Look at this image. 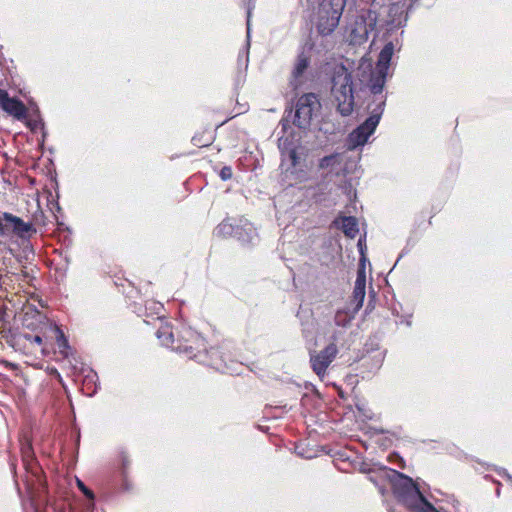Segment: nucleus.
Instances as JSON below:
<instances>
[{"mask_svg": "<svg viewBox=\"0 0 512 512\" xmlns=\"http://www.w3.org/2000/svg\"><path fill=\"white\" fill-rule=\"evenodd\" d=\"M384 108L385 100L383 97H380L379 100L377 99L375 107L371 104L368 105L370 116L349 134L348 140L353 147L362 146L367 142L378 126Z\"/></svg>", "mask_w": 512, "mask_h": 512, "instance_id": "7ed1b4c3", "label": "nucleus"}, {"mask_svg": "<svg viewBox=\"0 0 512 512\" xmlns=\"http://www.w3.org/2000/svg\"><path fill=\"white\" fill-rule=\"evenodd\" d=\"M365 288H366V274L364 264L359 268L357 273V278L355 281L352 301L355 303V309L359 310L364 302L365 298Z\"/></svg>", "mask_w": 512, "mask_h": 512, "instance_id": "9d476101", "label": "nucleus"}, {"mask_svg": "<svg viewBox=\"0 0 512 512\" xmlns=\"http://www.w3.org/2000/svg\"><path fill=\"white\" fill-rule=\"evenodd\" d=\"M10 232L12 237L26 238L35 233L36 229H34V226H0V243H5L3 238Z\"/></svg>", "mask_w": 512, "mask_h": 512, "instance_id": "f8f14e48", "label": "nucleus"}, {"mask_svg": "<svg viewBox=\"0 0 512 512\" xmlns=\"http://www.w3.org/2000/svg\"><path fill=\"white\" fill-rule=\"evenodd\" d=\"M370 25L367 24L366 19L364 17H358L355 20L354 27L351 30V37L354 41L364 42L368 39V34L370 32Z\"/></svg>", "mask_w": 512, "mask_h": 512, "instance_id": "ddd939ff", "label": "nucleus"}, {"mask_svg": "<svg viewBox=\"0 0 512 512\" xmlns=\"http://www.w3.org/2000/svg\"><path fill=\"white\" fill-rule=\"evenodd\" d=\"M337 353L338 349L336 344L330 343L320 352L312 354L310 357V363L313 371L319 377H323L326 373L327 368L335 359Z\"/></svg>", "mask_w": 512, "mask_h": 512, "instance_id": "39448f33", "label": "nucleus"}, {"mask_svg": "<svg viewBox=\"0 0 512 512\" xmlns=\"http://www.w3.org/2000/svg\"><path fill=\"white\" fill-rule=\"evenodd\" d=\"M233 172L230 166H224L220 170L219 176L222 180L226 181L232 178Z\"/></svg>", "mask_w": 512, "mask_h": 512, "instance_id": "f3484780", "label": "nucleus"}, {"mask_svg": "<svg viewBox=\"0 0 512 512\" xmlns=\"http://www.w3.org/2000/svg\"><path fill=\"white\" fill-rule=\"evenodd\" d=\"M3 217L4 219L7 221V222H10V224H15V225H18V224H26L21 218L17 217V216H13L12 214L10 213H4L3 214Z\"/></svg>", "mask_w": 512, "mask_h": 512, "instance_id": "a211bd4d", "label": "nucleus"}, {"mask_svg": "<svg viewBox=\"0 0 512 512\" xmlns=\"http://www.w3.org/2000/svg\"><path fill=\"white\" fill-rule=\"evenodd\" d=\"M313 48V45H310L308 48L305 46L302 47V50L298 53L294 68L292 70V77L294 79H299L303 76L305 71L310 65L311 61V50Z\"/></svg>", "mask_w": 512, "mask_h": 512, "instance_id": "9b49d317", "label": "nucleus"}, {"mask_svg": "<svg viewBox=\"0 0 512 512\" xmlns=\"http://www.w3.org/2000/svg\"><path fill=\"white\" fill-rule=\"evenodd\" d=\"M77 486L79 487V489L91 500L94 499V494L91 490H89L85 485L84 483L77 479Z\"/></svg>", "mask_w": 512, "mask_h": 512, "instance_id": "aec40b11", "label": "nucleus"}, {"mask_svg": "<svg viewBox=\"0 0 512 512\" xmlns=\"http://www.w3.org/2000/svg\"><path fill=\"white\" fill-rule=\"evenodd\" d=\"M0 107L8 115L17 120H23L27 117L28 109L26 105L16 97H10L5 89L0 88Z\"/></svg>", "mask_w": 512, "mask_h": 512, "instance_id": "423d86ee", "label": "nucleus"}, {"mask_svg": "<svg viewBox=\"0 0 512 512\" xmlns=\"http://www.w3.org/2000/svg\"><path fill=\"white\" fill-rule=\"evenodd\" d=\"M289 159H290L291 165L293 167H296L299 164L300 158H299L298 152L295 148H293L289 151Z\"/></svg>", "mask_w": 512, "mask_h": 512, "instance_id": "412c9836", "label": "nucleus"}, {"mask_svg": "<svg viewBox=\"0 0 512 512\" xmlns=\"http://www.w3.org/2000/svg\"><path fill=\"white\" fill-rule=\"evenodd\" d=\"M26 339L33 341L34 343L41 345L42 344V338L38 335L36 336H26Z\"/></svg>", "mask_w": 512, "mask_h": 512, "instance_id": "5701e85b", "label": "nucleus"}, {"mask_svg": "<svg viewBox=\"0 0 512 512\" xmlns=\"http://www.w3.org/2000/svg\"><path fill=\"white\" fill-rule=\"evenodd\" d=\"M157 337L163 345L169 346L173 342V333L169 325L161 326L157 331Z\"/></svg>", "mask_w": 512, "mask_h": 512, "instance_id": "dca6fc26", "label": "nucleus"}, {"mask_svg": "<svg viewBox=\"0 0 512 512\" xmlns=\"http://www.w3.org/2000/svg\"><path fill=\"white\" fill-rule=\"evenodd\" d=\"M332 93L337 102L339 113L342 116H349L354 110L353 79L351 73L344 66L334 70Z\"/></svg>", "mask_w": 512, "mask_h": 512, "instance_id": "f257e3e1", "label": "nucleus"}, {"mask_svg": "<svg viewBox=\"0 0 512 512\" xmlns=\"http://www.w3.org/2000/svg\"><path fill=\"white\" fill-rule=\"evenodd\" d=\"M388 71L382 70L380 68L375 67L370 72V77L368 80V87L371 93L373 94V100L370 103L373 107L376 106L377 99L380 97L386 101L385 96L382 95L383 88L386 83Z\"/></svg>", "mask_w": 512, "mask_h": 512, "instance_id": "6e6552de", "label": "nucleus"}, {"mask_svg": "<svg viewBox=\"0 0 512 512\" xmlns=\"http://www.w3.org/2000/svg\"><path fill=\"white\" fill-rule=\"evenodd\" d=\"M346 0H321L315 12V27L323 37L331 35L339 25Z\"/></svg>", "mask_w": 512, "mask_h": 512, "instance_id": "f03ea898", "label": "nucleus"}, {"mask_svg": "<svg viewBox=\"0 0 512 512\" xmlns=\"http://www.w3.org/2000/svg\"><path fill=\"white\" fill-rule=\"evenodd\" d=\"M344 227V233L346 236L350 238H354L356 234L358 233L357 226H343Z\"/></svg>", "mask_w": 512, "mask_h": 512, "instance_id": "4be33fe9", "label": "nucleus"}, {"mask_svg": "<svg viewBox=\"0 0 512 512\" xmlns=\"http://www.w3.org/2000/svg\"><path fill=\"white\" fill-rule=\"evenodd\" d=\"M393 53L394 44L392 42L386 43L379 53L376 67L388 71Z\"/></svg>", "mask_w": 512, "mask_h": 512, "instance_id": "4468645a", "label": "nucleus"}, {"mask_svg": "<svg viewBox=\"0 0 512 512\" xmlns=\"http://www.w3.org/2000/svg\"><path fill=\"white\" fill-rule=\"evenodd\" d=\"M192 142L194 145H197V146H207L208 145V143L201 144L200 139H198L196 136H194L192 138Z\"/></svg>", "mask_w": 512, "mask_h": 512, "instance_id": "b1692460", "label": "nucleus"}, {"mask_svg": "<svg viewBox=\"0 0 512 512\" xmlns=\"http://www.w3.org/2000/svg\"><path fill=\"white\" fill-rule=\"evenodd\" d=\"M54 331L56 333L57 342H58L59 347H66L67 340L65 339L63 332L58 327H55Z\"/></svg>", "mask_w": 512, "mask_h": 512, "instance_id": "6ab92c4d", "label": "nucleus"}, {"mask_svg": "<svg viewBox=\"0 0 512 512\" xmlns=\"http://www.w3.org/2000/svg\"><path fill=\"white\" fill-rule=\"evenodd\" d=\"M358 245H359V246H361V245H362V240H361V239L358 241Z\"/></svg>", "mask_w": 512, "mask_h": 512, "instance_id": "a878e982", "label": "nucleus"}, {"mask_svg": "<svg viewBox=\"0 0 512 512\" xmlns=\"http://www.w3.org/2000/svg\"><path fill=\"white\" fill-rule=\"evenodd\" d=\"M342 163V157L339 153H334L328 156L323 157L319 161V168L320 169H327L329 173L335 172L338 175V172L336 171L338 167L341 166Z\"/></svg>", "mask_w": 512, "mask_h": 512, "instance_id": "2eb2a0df", "label": "nucleus"}, {"mask_svg": "<svg viewBox=\"0 0 512 512\" xmlns=\"http://www.w3.org/2000/svg\"><path fill=\"white\" fill-rule=\"evenodd\" d=\"M236 228H237L236 233L238 234V233H239V230H241L242 226H236Z\"/></svg>", "mask_w": 512, "mask_h": 512, "instance_id": "393cba45", "label": "nucleus"}, {"mask_svg": "<svg viewBox=\"0 0 512 512\" xmlns=\"http://www.w3.org/2000/svg\"><path fill=\"white\" fill-rule=\"evenodd\" d=\"M320 107L318 97L314 93H306L300 96L296 103L294 125L299 128H307L312 119L313 112Z\"/></svg>", "mask_w": 512, "mask_h": 512, "instance_id": "20e7f679", "label": "nucleus"}, {"mask_svg": "<svg viewBox=\"0 0 512 512\" xmlns=\"http://www.w3.org/2000/svg\"><path fill=\"white\" fill-rule=\"evenodd\" d=\"M405 483L407 490V497L405 501L408 505L417 508L422 512H437L434 506L421 494L411 479L405 478Z\"/></svg>", "mask_w": 512, "mask_h": 512, "instance_id": "0eeeda50", "label": "nucleus"}, {"mask_svg": "<svg viewBox=\"0 0 512 512\" xmlns=\"http://www.w3.org/2000/svg\"><path fill=\"white\" fill-rule=\"evenodd\" d=\"M345 193L348 196L350 204L346 206L345 211L341 212L337 218H335L331 224H358L356 216L352 215L356 212V190L351 184L344 187Z\"/></svg>", "mask_w": 512, "mask_h": 512, "instance_id": "1a4fd4ad", "label": "nucleus"}]
</instances>
